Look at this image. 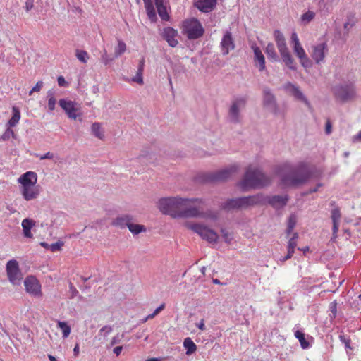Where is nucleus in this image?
I'll return each instance as SVG.
<instances>
[{
  "mask_svg": "<svg viewBox=\"0 0 361 361\" xmlns=\"http://www.w3.org/2000/svg\"><path fill=\"white\" fill-rule=\"evenodd\" d=\"M102 60L103 63H104V65L109 64V63L111 61V59H109L108 58V56H107V54L106 51L102 54Z\"/></svg>",
  "mask_w": 361,
  "mask_h": 361,
  "instance_id": "obj_51",
  "label": "nucleus"
},
{
  "mask_svg": "<svg viewBox=\"0 0 361 361\" xmlns=\"http://www.w3.org/2000/svg\"><path fill=\"white\" fill-rule=\"evenodd\" d=\"M295 336L299 340L300 345L303 349H306L309 347V343L306 341L304 333L297 330L295 332Z\"/></svg>",
  "mask_w": 361,
  "mask_h": 361,
  "instance_id": "obj_33",
  "label": "nucleus"
},
{
  "mask_svg": "<svg viewBox=\"0 0 361 361\" xmlns=\"http://www.w3.org/2000/svg\"><path fill=\"white\" fill-rule=\"evenodd\" d=\"M183 346L186 349V354L190 355L195 353L197 350V346L192 340L188 337L183 341Z\"/></svg>",
  "mask_w": 361,
  "mask_h": 361,
  "instance_id": "obj_27",
  "label": "nucleus"
},
{
  "mask_svg": "<svg viewBox=\"0 0 361 361\" xmlns=\"http://www.w3.org/2000/svg\"><path fill=\"white\" fill-rule=\"evenodd\" d=\"M288 202V197L286 195L285 196H280V195H275L273 196L269 201V204L272 205L274 207H282L284 205L286 204Z\"/></svg>",
  "mask_w": 361,
  "mask_h": 361,
  "instance_id": "obj_25",
  "label": "nucleus"
},
{
  "mask_svg": "<svg viewBox=\"0 0 361 361\" xmlns=\"http://www.w3.org/2000/svg\"><path fill=\"white\" fill-rule=\"evenodd\" d=\"M252 48L254 51L255 66L258 67L259 71H262L265 69L264 56L259 47L252 46Z\"/></svg>",
  "mask_w": 361,
  "mask_h": 361,
  "instance_id": "obj_20",
  "label": "nucleus"
},
{
  "mask_svg": "<svg viewBox=\"0 0 361 361\" xmlns=\"http://www.w3.org/2000/svg\"><path fill=\"white\" fill-rule=\"evenodd\" d=\"M205 202L199 198H183L181 218H204L216 220L217 214L204 212Z\"/></svg>",
  "mask_w": 361,
  "mask_h": 361,
  "instance_id": "obj_2",
  "label": "nucleus"
},
{
  "mask_svg": "<svg viewBox=\"0 0 361 361\" xmlns=\"http://www.w3.org/2000/svg\"><path fill=\"white\" fill-rule=\"evenodd\" d=\"M183 200L180 197H164L159 200L157 206L163 214L174 219L181 218Z\"/></svg>",
  "mask_w": 361,
  "mask_h": 361,
  "instance_id": "obj_5",
  "label": "nucleus"
},
{
  "mask_svg": "<svg viewBox=\"0 0 361 361\" xmlns=\"http://www.w3.org/2000/svg\"><path fill=\"white\" fill-rule=\"evenodd\" d=\"M200 330L202 331H204L205 330V325H204V319H202L200 323L197 324L196 325Z\"/></svg>",
  "mask_w": 361,
  "mask_h": 361,
  "instance_id": "obj_59",
  "label": "nucleus"
},
{
  "mask_svg": "<svg viewBox=\"0 0 361 361\" xmlns=\"http://www.w3.org/2000/svg\"><path fill=\"white\" fill-rule=\"evenodd\" d=\"M92 131L93 134L99 139H104V134L102 130L101 125L99 123H94L92 125Z\"/></svg>",
  "mask_w": 361,
  "mask_h": 361,
  "instance_id": "obj_31",
  "label": "nucleus"
},
{
  "mask_svg": "<svg viewBox=\"0 0 361 361\" xmlns=\"http://www.w3.org/2000/svg\"><path fill=\"white\" fill-rule=\"evenodd\" d=\"M112 328L110 326H104L102 327L99 332L98 336L99 337V340H105L108 336L111 333Z\"/></svg>",
  "mask_w": 361,
  "mask_h": 361,
  "instance_id": "obj_36",
  "label": "nucleus"
},
{
  "mask_svg": "<svg viewBox=\"0 0 361 361\" xmlns=\"http://www.w3.org/2000/svg\"><path fill=\"white\" fill-rule=\"evenodd\" d=\"M37 175L34 171H27L18 178L20 184V192L27 201L37 199L39 195V186L37 185Z\"/></svg>",
  "mask_w": 361,
  "mask_h": 361,
  "instance_id": "obj_4",
  "label": "nucleus"
},
{
  "mask_svg": "<svg viewBox=\"0 0 361 361\" xmlns=\"http://www.w3.org/2000/svg\"><path fill=\"white\" fill-rule=\"evenodd\" d=\"M331 218H332L333 222H335V221L338 222L339 221V219L341 218V213H340L339 209H335L332 211Z\"/></svg>",
  "mask_w": 361,
  "mask_h": 361,
  "instance_id": "obj_49",
  "label": "nucleus"
},
{
  "mask_svg": "<svg viewBox=\"0 0 361 361\" xmlns=\"http://www.w3.org/2000/svg\"><path fill=\"white\" fill-rule=\"evenodd\" d=\"M238 170L236 166H232L230 168L221 170L213 174L211 177L212 180L223 181L231 178L232 175Z\"/></svg>",
  "mask_w": 361,
  "mask_h": 361,
  "instance_id": "obj_17",
  "label": "nucleus"
},
{
  "mask_svg": "<svg viewBox=\"0 0 361 361\" xmlns=\"http://www.w3.org/2000/svg\"><path fill=\"white\" fill-rule=\"evenodd\" d=\"M298 238V233H294L292 238L288 240V250L294 253L295 248L297 246V239Z\"/></svg>",
  "mask_w": 361,
  "mask_h": 361,
  "instance_id": "obj_38",
  "label": "nucleus"
},
{
  "mask_svg": "<svg viewBox=\"0 0 361 361\" xmlns=\"http://www.w3.org/2000/svg\"><path fill=\"white\" fill-rule=\"evenodd\" d=\"M221 46L224 55H227L231 50L234 49L235 45L231 32H226L224 35L221 42Z\"/></svg>",
  "mask_w": 361,
  "mask_h": 361,
  "instance_id": "obj_19",
  "label": "nucleus"
},
{
  "mask_svg": "<svg viewBox=\"0 0 361 361\" xmlns=\"http://www.w3.org/2000/svg\"><path fill=\"white\" fill-rule=\"evenodd\" d=\"M145 7L149 19L152 22L155 21L157 20V14L154 6V1L147 2V4H145Z\"/></svg>",
  "mask_w": 361,
  "mask_h": 361,
  "instance_id": "obj_28",
  "label": "nucleus"
},
{
  "mask_svg": "<svg viewBox=\"0 0 361 361\" xmlns=\"http://www.w3.org/2000/svg\"><path fill=\"white\" fill-rule=\"evenodd\" d=\"M47 97H48V108L50 111H54L55 109V105L56 103V99L54 97V92L51 90L48 91Z\"/></svg>",
  "mask_w": 361,
  "mask_h": 361,
  "instance_id": "obj_37",
  "label": "nucleus"
},
{
  "mask_svg": "<svg viewBox=\"0 0 361 361\" xmlns=\"http://www.w3.org/2000/svg\"><path fill=\"white\" fill-rule=\"evenodd\" d=\"M75 56L77 59L83 63H86L89 59L88 53L84 50L77 49L75 51Z\"/></svg>",
  "mask_w": 361,
  "mask_h": 361,
  "instance_id": "obj_35",
  "label": "nucleus"
},
{
  "mask_svg": "<svg viewBox=\"0 0 361 361\" xmlns=\"http://www.w3.org/2000/svg\"><path fill=\"white\" fill-rule=\"evenodd\" d=\"M264 105L270 108L272 111H275V99L274 95L269 90L265 89L264 90Z\"/></svg>",
  "mask_w": 361,
  "mask_h": 361,
  "instance_id": "obj_22",
  "label": "nucleus"
},
{
  "mask_svg": "<svg viewBox=\"0 0 361 361\" xmlns=\"http://www.w3.org/2000/svg\"><path fill=\"white\" fill-rule=\"evenodd\" d=\"M6 268L9 281L13 285L19 283L22 279V274L19 269L18 262L16 259L9 260L6 264Z\"/></svg>",
  "mask_w": 361,
  "mask_h": 361,
  "instance_id": "obj_11",
  "label": "nucleus"
},
{
  "mask_svg": "<svg viewBox=\"0 0 361 361\" xmlns=\"http://www.w3.org/2000/svg\"><path fill=\"white\" fill-rule=\"evenodd\" d=\"M204 30L202 24H185L183 33L186 35L189 39H195L203 35Z\"/></svg>",
  "mask_w": 361,
  "mask_h": 361,
  "instance_id": "obj_15",
  "label": "nucleus"
},
{
  "mask_svg": "<svg viewBox=\"0 0 361 361\" xmlns=\"http://www.w3.org/2000/svg\"><path fill=\"white\" fill-rule=\"evenodd\" d=\"M270 183V179L257 167L249 166L239 185L244 191L258 188Z\"/></svg>",
  "mask_w": 361,
  "mask_h": 361,
  "instance_id": "obj_3",
  "label": "nucleus"
},
{
  "mask_svg": "<svg viewBox=\"0 0 361 361\" xmlns=\"http://www.w3.org/2000/svg\"><path fill=\"white\" fill-rule=\"evenodd\" d=\"M290 87L293 92V95L298 99L303 101L305 104H309L307 100L304 97L303 94L300 91V90L295 87L294 85H290Z\"/></svg>",
  "mask_w": 361,
  "mask_h": 361,
  "instance_id": "obj_39",
  "label": "nucleus"
},
{
  "mask_svg": "<svg viewBox=\"0 0 361 361\" xmlns=\"http://www.w3.org/2000/svg\"><path fill=\"white\" fill-rule=\"evenodd\" d=\"M63 245V243L62 241H58L55 243H52L51 245H50L49 249L52 252H56V251L60 250Z\"/></svg>",
  "mask_w": 361,
  "mask_h": 361,
  "instance_id": "obj_47",
  "label": "nucleus"
},
{
  "mask_svg": "<svg viewBox=\"0 0 361 361\" xmlns=\"http://www.w3.org/2000/svg\"><path fill=\"white\" fill-rule=\"evenodd\" d=\"M245 102L244 98H240L233 102L229 110V116L232 121H239V108L240 106H243L245 104Z\"/></svg>",
  "mask_w": 361,
  "mask_h": 361,
  "instance_id": "obj_18",
  "label": "nucleus"
},
{
  "mask_svg": "<svg viewBox=\"0 0 361 361\" xmlns=\"http://www.w3.org/2000/svg\"><path fill=\"white\" fill-rule=\"evenodd\" d=\"M260 201L261 197L259 195L230 199L224 203L222 208L227 211L245 209L250 206L259 203Z\"/></svg>",
  "mask_w": 361,
  "mask_h": 361,
  "instance_id": "obj_6",
  "label": "nucleus"
},
{
  "mask_svg": "<svg viewBox=\"0 0 361 361\" xmlns=\"http://www.w3.org/2000/svg\"><path fill=\"white\" fill-rule=\"evenodd\" d=\"M266 54L267 57L273 61H276L278 59V56L275 51L274 45L271 43L267 44L266 47Z\"/></svg>",
  "mask_w": 361,
  "mask_h": 361,
  "instance_id": "obj_29",
  "label": "nucleus"
},
{
  "mask_svg": "<svg viewBox=\"0 0 361 361\" xmlns=\"http://www.w3.org/2000/svg\"><path fill=\"white\" fill-rule=\"evenodd\" d=\"M15 133L13 130L8 126V128L6 130L4 134L1 135V138L3 140H8L11 137H14Z\"/></svg>",
  "mask_w": 361,
  "mask_h": 361,
  "instance_id": "obj_44",
  "label": "nucleus"
},
{
  "mask_svg": "<svg viewBox=\"0 0 361 361\" xmlns=\"http://www.w3.org/2000/svg\"><path fill=\"white\" fill-rule=\"evenodd\" d=\"M293 252L288 250L287 255L283 259H281V262H284L285 261L290 259L293 257Z\"/></svg>",
  "mask_w": 361,
  "mask_h": 361,
  "instance_id": "obj_56",
  "label": "nucleus"
},
{
  "mask_svg": "<svg viewBox=\"0 0 361 361\" xmlns=\"http://www.w3.org/2000/svg\"><path fill=\"white\" fill-rule=\"evenodd\" d=\"M340 341L345 344V348L351 349L350 347V338L349 337H347L344 334H341L339 336Z\"/></svg>",
  "mask_w": 361,
  "mask_h": 361,
  "instance_id": "obj_46",
  "label": "nucleus"
},
{
  "mask_svg": "<svg viewBox=\"0 0 361 361\" xmlns=\"http://www.w3.org/2000/svg\"><path fill=\"white\" fill-rule=\"evenodd\" d=\"M58 327L61 330L63 338H67L71 334V327L65 322H57Z\"/></svg>",
  "mask_w": 361,
  "mask_h": 361,
  "instance_id": "obj_32",
  "label": "nucleus"
},
{
  "mask_svg": "<svg viewBox=\"0 0 361 361\" xmlns=\"http://www.w3.org/2000/svg\"><path fill=\"white\" fill-rule=\"evenodd\" d=\"M43 87V82L38 81L36 85L30 91L29 95H32L35 92H39Z\"/></svg>",
  "mask_w": 361,
  "mask_h": 361,
  "instance_id": "obj_48",
  "label": "nucleus"
},
{
  "mask_svg": "<svg viewBox=\"0 0 361 361\" xmlns=\"http://www.w3.org/2000/svg\"><path fill=\"white\" fill-rule=\"evenodd\" d=\"M165 307V304L162 303L159 307H158L152 314L147 315V317L145 319L144 322H146L149 319H153L156 315H157L161 310H163Z\"/></svg>",
  "mask_w": 361,
  "mask_h": 361,
  "instance_id": "obj_43",
  "label": "nucleus"
},
{
  "mask_svg": "<svg viewBox=\"0 0 361 361\" xmlns=\"http://www.w3.org/2000/svg\"><path fill=\"white\" fill-rule=\"evenodd\" d=\"M279 174L283 187L297 186L305 183L310 178L308 166L305 163H300L297 167H293L290 164H284L280 167Z\"/></svg>",
  "mask_w": 361,
  "mask_h": 361,
  "instance_id": "obj_1",
  "label": "nucleus"
},
{
  "mask_svg": "<svg viewBox=\"0 0 361 361\" xmlns=\"http://www.w3.org/2000/svg\"><path fill=\"white\" fill-rule=\"evenodd\" d=\"M275 37L277 47L283 61L290 69L296 70V63L287 48L284 37L279 32H276L275 33Z\"/></svg>",
  "mask_w": 361,
  "mask_h": 361,
  "instance_id": "obj_9",
  "label": "nucleus"
},
{
  "mask_svg": "<svg viewBox=\"0 0 361 361\" xmlns=\"http://www.w3.org/2000/svg\"><path fill=\"white\" fill-rule=\"evenodd\" d=\"M126 50V44L121 40L118 41V45L114 49V56L116 58L120 56Z\"/></svg>",
  "mask_w": 361,
  "mask_h": 361,
  "instance_id": "obj_34",
  "label": "nucleus"
},
{
  "mask_svg": "<svg viewBox=\"0 0 361 361\" xmlns=\"http://www.w3.org/2000/svg\"><path fill=\"white\" fill-rule=\"evenodd\" d=\"M145 58L142 57L139 62L138 65V70L143 71H144V66H145Z\"/></svg>",
  "mask_w": 361,
  "mask_h": 361,
  "instance_id": "obj_57",
  "label": "nucleus"
},
{
  "mask_svg": "<svg viewBox=\"0 0 361 361\" xmlns=\"http://www.w3.org/2000/svg\"><path fill=\"white\" fill-rule=\"evenodd\" d=\"M154 4L157 10V13L162 20L168 21L169 15L167 12L166 6L164 4V0H154Z\"/></svg>",
  "mask_w": 361,
  "mask_h": 361,
  "instance_id": "obj_21",
  "label": "nucleus"
},
{
  "mask_svg": "<svg viewBox=\"0 0 361 361\" xmlns=\"http://www.w3.org/2000/svg\"><path fill=\"white\" fill-rule=\"evenodd\" d=\"M57 82L59 86L63 87L66 85V81L63 76L58 77Z\"/></svg>",
  "mask_w": 361,
  "mask_h": 361,
  "instance_id": "obj_52",
  "label": "nucleus"
},
{
  "mask_svg": "<svg viewBox=\"0 0 361 361\" xmlns=\"http://www.w3.org/2000/svg\"><path fill=\"white\" fill-rule=\"evenodd\" d=\"M13 116L8 121V126L10 128L14 127L19 122L21 115L20 111L16 106H13L12 108Z\"/></svg>",
  "mask_w": 361,
  "mask_h": 361,
  "instance_id": "obj_26",
  "label": "nucleus"
},
{
  "mask_svg": "<svg viewBox=\"0 0 361 361\" xmlns=\"http://www.w3.org/2000/svg\"><path fill=\"white\" fill-rule=\"evenodd\" d=\"M59 104L60 106L64 110L68 115V118L76 119L80 116V105L75 102L61 99L59 100Z\"/></svg>",
  "mask_w": 361,
  "mask_h": 361,
  "instance_id": "obj_13",
  "label": "nucleus"
},
{
  "mask_svg": "<svg viewBox=\"0 0 361 361\" xmlns=\"http://www.w3.org/2000/svg\"><path fill=\"white\" fill-rule=\"evenodd\" d=\"M160 35L170 47H176L178 44V32L173 28L166 27L161 31Z\"/></svg>",
  "mask_w": 361,
  "mask_h": 361,
  "instance_id": "obj_16",
  "label": "nucleus"
},
{
  "mask_svg": "<svg viewBox=\"0 0 361 361\" xmlns=\"http://www.w3.org/2000/svg\"><path fill=\"white\" fill-rule=\"evenodd\" d=\"M133 217L129 215H123L116 218L113 221V225L120 228L128 226L130 221H133Z\"/></svg>",
  "mask_w": 361,
  "mask_h": 361,
  "instance_id": "obj_23",
  "label": "nucleus"
},
{
  "mask_svg": "<svg viewBox=\"0 0 361 361\" xmlns=\"http://www.w3.org/2000/svg\"><path fill=\"white\" fill-rule=\"evenodd\" d=\"M333 232L334 233H336L338 232V226H339V224L338 222H333Z\"/></svg>",
  "mask_w": 361,
  "mask_h": 361,
  "instance_id": "obj_60",
  "label": "nucleus"
},
{
  "mask_svg": "<svg viewBox=\"0 0 361 361\" xmlns=\"http://www.w3.org/2000/svg\"><path fill=\"white\" fill-rule=\"evenodd\" d=\"M24 286L30 295L38 298L42 295L41 283L35 276H27L24 281Z\"/></svg>",
  "mask_w": 361,
  "mask_h": 361,
  "instance_id": "obj_12",
  "label": "nucleus"
},
{
  "mask_svg": "<svg viewBox=\"0 0 361 361\" xmlns=\"http://www.w3.org/2000/svg\"><path fill=\"white\" fill-rule=\"evenodd\" d=\"M336 302H333L330 304V309H331V312L334 314V315L335 316L336 314Z\"/></svg>",
  "mask_w": 361,
  "mask_h": 361,
  "instance_id": "obj_55",
  "label": "nucleus"
},
{
  "mask_svg": "<svg viewBox=\"0 0 361 361\" xmlns=\"http://www.w3.org/2000/svg\"><path fill=\"white\" fill-rule=\"evenodd\" d=\"M182 23H200V21L197 18H192L190 20H185L183 21Z\"/></svg>",
  "mask_w": 361,
  "mask_h": 361,
  "instance_id": "obj_61",
  "label": "nucleus"
},
{
  "mask_svg": "<svg viewBox=\"0 0 361 361\" xmlns=\"http://www.w3.org/2000/svg\"><path fill=\"white\" fill-rule=\"evenodd\" d=\"M221 232L222 237H223L224 241L226 243H228V244L231 243V242L233 240L232 234L224 228L221 230Z\"/></svg>",
  "mask_w": 361,
  "mask_h": 361,
  "instance_id": "obj_42",
  "label": "nucleus"
},
{
  "mask_svg": "<svg viewBox=\"0 0 361 361\" xmlns=\"http://www.w3.org/2000/svg\"><path fill=\"white\" fill-rule=\"evenodd\" d=\"M315 14L313 11H308L307 12L305 13L301 16V20L302 21H307L310 22L312 20H313Z\"/></svg>",
  "mask_w": 361,
  "mask_h": 361,
  "instance_id": "obj_45",
  "label": "nucleus"
},
{
  "mask_svg": "<svg viewBox=\"0 0 361 361\" xmlns=\"http://www.w3.org/2000/svg\"><path fill=\"white\" fill-rule=\"evenodd\" d=\"M327 53V44L326 42H322L312 47L310 55L313 61L317 64H319L324 61V59Z\"/></svg>",
  "mask_w": 361,
  "mask_h": 361,
  "instance_id": "obj_14",
  "label": "nucleus"
},
{
  "mask_svg": "<svg viewBox=\"0 0 361 361\" xmlns=\"http://www.w3.org/2000/svg\"><path fill=\"white\" fill-rule=\"evenodd\" d=\"M33 7V0H27L25 3V8L26 11H28L31 10Z\"/></svg>",
  "mask_w": 361,
  "mask_h": 361,
  "instance_id": "obj_53",
  "label": "nucleus"
},
{
  "mask_svg": "<svg viewBox=\"0 0 361 361\" xmlns=\"http://www.w3.org/2000/svg\"><path fill=\"white\" fill-rule=\"evenodd\" d=\"M73 352H74V354L75 356H77L79 353V345L78 344H76V345L75 346L74 349H73Z\"/></svg>",
  "mask_w": 361,
  "mask_h": 361,
  "instance_id": "obj_62",
  "label": "nucleus"
},
{
  "mask_svg": "<svg viewBox=\"0 0 361 361\" xmlns=\"http://www.w3.org/2000/svg\"><path fill=\"white\" fill-rule=\"evenodd\" d=\"M128 228L129 231L135 235L146 231V228L143 225L135 224L133 221L130 222Z\"/></svg>",
  "mask_w": 361,
  "mask_h": 361,
  "instance_id": "obj_30",
  "label": "nucleus"
},
{
  "mask_svg": "<svg viewBox=\"0 0 361 361\" xmlns=\"http://www.w3.org/2000/svg\"><path fill=\"white\" fill-rule=\"evenodd\" d=\"M291 42L293 44V48L294 53L300 59V63L304 67H308L310 66L311 62L308 59L304 49L300 43L298 35L296 32H293L291 35Z\"/></svg>",
  "mask_w": 361,
  "mask_h": 361,
  "instance_id": "obj_10",
  "label": "nucleus"
},
{
  "mask_svg": "<svg viewBox=\"0 0 361 361\" xmlns=\"http://www.w3.org/2000/svg\"><path fill=\"white\" fill-rule=\"evenodd\" d=\"M48 357H49V360H50V361H57V360L56 359V357H54L53 355H49L48 356Z\"/></svg>",
  "mask_w": 361,
  "mask_h": 361,
  "instance_id": "obj_63",
  "label": "nucleus"
},
{
  "mask_svg": "<svg viewBox=\"0 0 361 361\" xmlns=\"http://www.w3.org/2000/svg\"><path fill=\"white\" fill-rule=\"evenodd\" d=\"M142 75H143V71H140V70L137 69L136 75L135 77H133L131 79V80L139 84V85H142L144 83Z\"/></svg>",
  "mask_w": 361,
  "mask_h": 361,
  "instance_id": "obj_41",
  "label": "nucleus"
},
{
  "mask_svg": "<svg viewBox=\"0 0 361 361\" xmlns=\"http://www.w3.org/2000/svg\"><path fill=\"white\" fill-rule=\"evenodd\" d=\"M145 361H159V360L158 358L153 357V358H148Z\"/></svg>",
  "mask_w": 361,
  "mask_h": 361,
  "instance_id": "obj_64",
  "label": "nucleus"
},
{
  "mask_svg": "<svg viewBox=\"0 0 361 361\" xmlns=\"http://www.w3.org/2000/svg\"><path fill=\"white\" fill-rule=\"evenodd\" d=\"M35 223L33 220L30 219H25L22 221V227L23 229V234L26 238H31L32 234L31 228L35 226Z\"/></svg>",
  "mask_w": 361,
  "mask_h": 361,
  "instance_id": "obj_24",
  "label": "nucleus"
},
{
  "mask_svg": "<svg viewBox=\"0 0 361 361\" xmlns=\"http://www.w3.org/2000/svg\"><path fill=\"white\" fill-rule=\"evenodd\" d=\"M333 94L336 100L345 103L354 100L357 97L355 87L352 83L336 85Z\"/></svg>",
  "mask_w": 361,
  "mask_h": 361,
  "instance_id": "obj_8",
  "label": "nucleus"
},
{
  "mask_svg": "<svg viewBox=\"0 0 361 361\" xmlns=\"http://www.w3.org/2000/svg\"><path fill=\"white\" fill-rule=\"evenodd\" d=\"M122 349V346H116L114 348L113 351L116 355V356H118L121 354Z\"/></svg>",
  "mask_w": 361,
  "mask_h": 361,
  "instance_id": "obj_58",
  "label": "nucleus"
},
{
  "mask_svg": "<svg viewBox=\"0 0 361 361\" xmlns=\"http://www.w3.org/2000/svg\"><path fill=\"white\" fill-rule=\"evenodd\" d=\"M184 226L200 235L203 240L212 243H216L219 238L218 234L204 224L200 223L185 222Z\"/></svg>",
  "mask_w": 361,
  "mask_h": 361,
  "instance_id": "obj_7",
  "label": "nucleus"
},
{
  "mask_svg": "<svg viewBox=\"0 0 361 361\" xmlns=\"http://www.w3.org/2000/svg\"><path fill=\"white\" fill-rule=\"evenodd\" d=\"M36 157H39L40 160L51 159L54 158V154L52 153L48 152L47 153H46L43 155L37 154Z\"/></svg>",
  "mask_w": 361,
  "mask_h": 361,
  "instance_id": "obj_50",
  "label": "nucleus"
},
{
  "mask_svg": "<svg viewBox=\"0 0 361 361\" xmlns=\"http://www.w3.org/2000/svg\"><path fill=\"white\" fill-rule=\"evenodd\" d=\"M296 224V216L295 215H290L288 218V227L286 233L289 235L293 230Z\"/></svg>",
  "mask_w": 361,
  "mask_h": 361,
  "instance_id": "obj_40",
  "label": "nucleus"
},
{
  "mask_svg": "<svg viewBox=\"0 0 361 361\" xmlns=\"http://www.w3.org/2000/svg\"><path fill=\"white\" fill-rule=\"evenodd\" d=\"M325 131L326 134H330L331 133V124L329 120L326 123Z\"/></svg>",
  "mask_w": 361,
  "mask_h": 361,
  "instance_id": "obj_54",
  "label": "nucleus"
}]
</instances>
